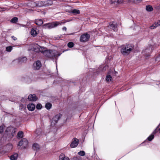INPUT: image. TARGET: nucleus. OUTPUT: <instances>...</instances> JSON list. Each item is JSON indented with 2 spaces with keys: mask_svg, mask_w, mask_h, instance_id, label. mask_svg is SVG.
<instances>
[{
  "mask_svg": "<svg viewBox=\"0 0 160 160\" xmlns=\"http://www.w3.org/2000/svg\"><path fill=\"white\" fill-rule=\"evenodd\" d=\"M112 78L110 75H108L106 76V80L108 82L111 81Z\"/></svg>",
  "mask_w": 160,
  "mask_h": 160,
  "instance_id": "obj_28",
  "label": "nucleus"
},
{
  "mask_svg": "<svg viewBox=\"0 0 160 160\" xmlns=\"http://www.w3.org/2000/svg\"><path fill=\"white\" fill-rule=\"evenodd\" d=\"M43 52V55L45 57L52 58H56L60 55V54L58 53V52L54 50H47L46 48Z\"/></svg>",
  "mask_w": 160,
  "mask_h": 160,
  "instance_id": "obj_1",
  "label": "nucleus"
},
{
  "mask_svg": "<svg viewBox=\"0 0 160 160\" xmlns=\"http://www.w3.org/2000/svg\"><path fill=\"white\" fill-rule=\"evenodd\" d=\"M12 38L14 40H16L17 39V38L15 37L14 36H12Z\"/></svg>",
  "mask_w": 160,
  "mask_h": 160,
  "instance_id": "obj_37",
  "label": "nucleus"
},
{
  "mask_svg": "<svg viewBox=\"0 0 160 160\" xmlns=\"http://www.w3.org/2000/svg\"><path fill=\"white\" fill-rule=\"evenodd\" d=\"M5 127L4 125H3L0 127V133L3 132V128Z\"/></svg>",
  "mask_w": 160,
  "mask_h": 160,
  "instance_id": "obj_34",
  "label": "nucleus"
},
{
  "mask_svg": "<svg viewBox=\"0 0 160 160\" xmlns=\"http://www.w3.org/2000/svg\"><path fill=\"white\" fill-rule=\"evenodd\" d=\"M107 30H110L111 29L113 30L114 31L117 30V26L115 23H110L109 25L108 26L107 28H106Z\"/></svg>",
  "mask_w": 160,
  "mask_h": 160,
  "instance_id": "obj_10",
  "label": "nucleus"
},
{
  "mask_svg": "<svg viewBox=\"0 0 160 160\" xmlns=\"http://www.w3.org/2000/svg\"><path fill=\"white\" fill-rule=\"evenodd\" d=\"M31 5H30V6L32 8H34L36 6L41 7L44 5L43 2L41 1H38L34 2L33 0L31 2Z\"/></svg>",
  "mask_w": 160,
  "mask_h": 160,
  "instance_id": "obj_5",
  "label": "nucleus"
},
{
  "mask_svg": "<svg viewBox=\"0 0 160 160\" xmlns=\"http://www.w3.org/2000/svg\"><path fill=\"white\" fill-rule=\"evenodd\" d=\"M18 138H22L23 137V133L22 131L19 132L17 135Z\"/></svg>",
  "mask_w": 160,
  "mask_h": 160,
  "instance_id": "obj_27",
  "label": "nucleus"
},
{
  "mask_svg": "<svg viewBox=\"0 0 160 160\" xmlns=\"http://www.w3.org/2000/svg\"><path fill=\"white\" fill-rule=\"evenodd\" d=\"M159 132L160 133V128H159Z\"/></svg>",
  "mask_w": 160,
  "mask_h": 160,
  "instance_id": "obj_48",
  "label": "nucleus"
},
{
  "mask_svg": "<svg viewBox=\"0 0 160 160\" xmlns=\"http://www.w3.org/2000/svg\"><path fill=\"white\" fill-rule=\"evenodd\" d=\"M74 45L73 43L72 42H69L68 44V46L70 48L73 47Z\"/></svg>",
  "mask_w": 160,
  "mask_h": 160,
  "instance_id": "obj_32",
  "label": "nucleus"
},
{
  "mask_svg": "<svg viewBox=\"0 0 160 160\" xmlns=\"http://www.w3.org/2000/svg\"><path fill=\"white\" fill-rule=\"evenodd\" d=\"M160 24H159L158 22H157L151 26L150 27V28L151 29H153L156 27L160 26Z\"/></svg>",
  "mask_w": 160,
  "mask_h": 160,
  "instance_id": "obj_23",
  "label": "nucleus"
},
{
  "mask_svg": "<svg viewBox=\"0 0 160 160\" xmlns=\"http://www.w3.org/2000/svg\"><path fill=\"white\" fill-rule=\"evenodd\" d=\"M5 10L4 8H0V11H4Z\"/></svg>",
  "mask_w": 160,
  "mask_h": 160,
  "instance_id": "obj_40",
  "label": "nucleus"
},
{
  "mask_svg": "<svg viewBox=\"0 0 160 160\" xmlns=\"http://www.w3.org/2000/svg\"><path fill=\"white\" fill-rule=\"evenodd\" d=\"M23 143L24 146H26L28 144V141L26 138H24L23 139Z\"/></svg>",
  "mask_w": 160,
  "mask_h": 160,
  "instance_id": "obj_29",
  "label": "nucleus"
},
{
  "mask_svg": "<svg viewBox=\"0 0 160 160\" xmlns=\"http://www.w3.org/2000/svg\"><path fill=\"white\" fill-rule=\"evenodd\" d=\"M61 116V114H58L54 116L52 119L51 122V124L52 125H55L57 122L58 120L60 119Z\"/></svg>",
  "mask_w": 160,
  "mask_h": 160,
  "instance_id": "obj_8",
  "label": "nucleus"
},
{
  "mask_svg": "<svg viewBox=\"0 0 160 160\" xmlns=\"http://www.w3.org/2000/svg\"><path fill=\"white\" fill-rule=\"evenodd\" d=\"M45 47H41L37 44H34L33 48V50L35 52H41L43 53L44 50H45Z\"/></svg>",
  "mask_w": 160,
  "mask_h": 160,
  "instance_id": "obj_4",
  "label": "nucleus"
},
{
  "mask_svg": "<svg viewBox=\"0 0 160 160\" xmlns=\"http://www.w3.org/2000/svg\"><path fill=\"white\" fill-rule=\"evenodd\" d=\"M33 148L35 150H38L39 148V145L37 143H34L32 146Z\"/></svg>",
  "mask_w": 160,
  "mask_h": 160,
  "instance_id": "obj_22",
  "label": "nucleus"
},
{
  "mask_svg": "<svg viewBox=\"0 0 160 160\" xmlns=\"http://www.w3.org/2000/svg\"><path fill=\"white\" fill-rule=\"evenodd\" d=\"M48 2H50V3L48 4V5H51L52 4V1H51V0H49Z\"/></svg>",
  "mask_w": 160,
  "mask_h": 160,
  "instance_id": "obj_41",
  "label": "nucleus"
},
{
  "mask_svg": "<svg viewBox=\"0 0 160 160\" xmlns=\"http://www.w3.org/2000/svg\"><path fill=\"white\" fill-rule=\"evenodd\" d=\"M5 153H6V152H1V154H4Z\"/></svg>",
  "mask_w": 160,
  "mask_h": 160,
  "instance_id": "obj_44",
  "label": "nucleus"
},
{
  "mask_svg": "<svg viewBox=\"0 0 160 160\" xmlns=\"http://www.w3.org/2000/svg\"><path fill=\"white\" fill-rule=\"evenodd\" d=\"M62 30H65V31L67 30V28L66 27H63L62 28Z\"/></svg>",
  "mask_w": 160,
  "mask_h": 160,
  "instance_id": "obj_39",
  "label": "nucleus"
},
{
  "mask_svg": "<svg viewBox=\"0 0 160 160\" xmlns=\"http://www.w3.org/2000/svg\"><path fill=\"white\" fill-rule=\"evenodd\" d=\"M69 12L75 14H79L80 13V12L79 10L78 9H74L72 10Z\"/></svg>",
  "mask_w": 160,
  "mask_h": 160,
  "instance_id": "obj_21",
  "label": "nucleus"
},
{
  "mask_svg": "<svg viewBox=\"0 0 160 160\" xmlns=\"http://www.w3.org/2000/svg\"><path fill=\"white\" fill-rule=\"evenodd\" d=\"M27 108L29 111H33L35 108V106L33 103H29L28 105Z\"/></svg>",
  "mask_w": 160,
  "mask_h": 160,
  "instance_id": "obj_15",
  "label": "nucleus"
},
{
  "mask_svg": "<svg viewBox=\"0 0 160 160\" xmlns=\"http://www.w3.org/2000/svg\"><path fill=\"white\" fill-rule=\"evenodd\" d=\"M156 132V130H155L152 133V134L150 135L149 137H148V139L149 141H151L152 140L153 138H154V134H155Z\"/></svg>",
  "mask_w": 160,
  "mask_h": 160,
  "instance_id": "obj_19",
  "label": "nucleus"
},
{
  "mask_svg": "<svg viewBox=\"0 0 160 160\" xmlns=\"http://www.w3.org/2000/svg\"><path fill=\"white\" fill-rule=\"evenodd\" d=\"M41 66V64L40 62L38 61L34 63L33 66V68L34 70H38Z\"/></svg>",
  "mask_w": 160,
  "mask_h": 160,
  "instance_id": "obj_9",
  "label": "nucleus"
},
{
  "mask_svg": "<svg viewBox=\"0 0 160 160\" xmlns=\"http://www.w3.org/2000/svg\"><path fill=\"white\" fill-rule=\"evenodd\" d=\"M59 160H70L69 158L66 157L63 154H61L59 156Z\"/></svg>",
  "mask_w": 160,
  "mask_h": 160,
  "instance_id": "obj_16",
  "label": "nucleus"
},
{
  "mask_svg": "<svg viewBox=\"0 0 160 160\" xmlns=\"http://www.w3.org/2000/svg\"><path fill=\"white\" fill-rule=\"evenodd\" d=\"M16 131V128L12 127H10L7 128L6 131V133H8L10 134L11 133L12 137H13L15 135Z\"/></svg>",
  "mask_w": 160,
  "mask_h": 160,
  "instance_id": "obj_6",
  "label": "nucleus"
},
{
  "mask_svg": "<svg viewBox=\"0 0 160 160\" xmlns=\"http://www.w3.org/2000/svg\"><path fill=\"white\" fill-rule=\"evenodd\" d=\"M148 49H145V52H147L148 51Z\"/></svg>",
  "mask_w": 160,
  "mask_h": 160,
  "instance_id": "obj_46",
  "label": "nucleus"
},
{
  "mask_svg": "<svg viewBox=\"0 0 160 160\" xmlns=\"http://www.w3.org/2000/svg\"><path fill=\"white\" fill-rule=\"evenodd\" d=\"M65 22H56L52 23H48L44 24L43 25V27L45 29H51L57 26L58 25H60L64 24Z\"/></svg>",
  "mask_w": 160,
  "mask_h": 160,
  "instance_id": "obj_3",
  "label": "nucleus"
},
{
  "mask_svg": "<svg viewBox=\"0 0 160 160\" xmlns=\"http://www.w3.org/2000/svg\"><path fill=\"white\" fill-rule=\"evenodd\" d=\"M146 10L148 11H151L153 10L152 7L150 5H147L146 6Z\"/></svg>",
  "mask_w": 160,
  "mask_h": 160,
  "instance_id": "obj_24",
  "label": "nucleus"
},
{
  "mask_svg": "<svg viewBox=\"0 0 160 160\" xmlns=\"http://www.w3.org/2000/svg\"><path fill=\"white\" fill-rule=\"evenodd\" d=\"M78 154L81 156H84L85 155V152L83 151H81L78 153Z\"/></svg>",
  "mask_w": 160,
  "mask_h": 160,
  "instance_id": "obj_31",
  "label": "nucleus"
},
{
  "mask_svg": "<svg viewBox=\"0 0 160 160\" xmlns=\"http://www.w3.org/2000/svg\"><path fill=\"white\" fill-rule=\"evenodd\" d=\"M27 61V58L26 57H22L19 58L16 61L18 62L19 64H21L26 62Z\"/></svg>",
  "mask_w": 160,
  "mask_h": 160,
  "instance_id": "obj_14",
  "label": "nucleus"
},
{
  "mask_svg": "<svg viewBox=\"0 0 160 160\" xmlns=\"http://www.w3.org/2000/svg\"><path fill=\"white\" fill-rule=\"evenodd\" d=\"M158 22V23L160 24V20H159L158 22Z\"/></svg>",
  "mask_w": 160,
  "mask_h": 160,
  "instance_id": "obj_45",
  "label": "nucleus"
},
{
  "mask_svg": "<svg viewBox=\"0 0 160 160\" xmlns=\"http://www.w3.org/2000/svg\"><path fill=\"white\" fill-rule=\"evenodd\" d=\"M73 34L72 33H71V34H68L69 35H72V34Z\"/></svg>",
  "mask_w": 160,
  "mask_h": 160,
  "instance_id": "obj_49",
  "label": "nucleus"
},
{
  "mask_svg": "<svg viewBox=\"0 0 160 160\" xmlns=\"http://www.w3.org/2000/svg\"><path fill=\"white\" fill-rule=\"evenodd\" d=\"M18 21V18L17 17L13 18L11 20V22L13 23H16Z\"/></svg>",
  "mask_w": 160,
  "mask_h": 160,
  "instance_id": "obj_26",
  "label": "nucleus"
},
{
  "mask_svg": "<svg viewBox=\"0 0 160 160\" xmlns=\"http://www.w3.org/2000/svg\"><path fill=\"white\" fill-rule=\"evenodd\" d=\"M36 107L37 109H40L42 108V106L41 104L38 103L37 104Z\"/></svg>",
  "mask_w": 160,
  "mask_h": 160,
  "instance_id": "obj_33",
  "label": "nucleus"
},
{
  "mask_svg": "<svg viewBox=\"0 0 160 160\" xmlns=\"http://www.w3.org/2000/svg\"><path fill=\"white\" fill-rule=\"evenodd\" d=\"M90 38L89 35L88 33H85L82 35L80 37V42H84L87 41Z\"/></svg>",
  "mask_w": 160,
  "mask_h": 160,
  "instance_id": "obj_7",
  "label": "nucleus"
},
{
  "mask_svg": "<svg viewBox=\"0 0 160 160\" xmlns=\"http://www.w3.org/2000/svg\"><path fill=\"white\" fill-rule=\"evenodd\" d=\"M134 45L132 44L123 45L121 49V52L123 56H127L134 49Z\"/></svg>",
  "mask_w": 160,
  "mask_h": 160,
  "instance_id": "obj_2",
  "label": "nucleus"
},
{
  "mask_svg": "<svg viewBox=\"0 0 160 160\" xmlns=\"http://www.w3.org/2000/svg\"><path fill=\"white\" fill-rule=\"evenodd\" d=\"M123 2V0H116V2L118 3H122Z\"/></svg>",
  "mask_w": 160,
  "mask_h": 160,
  "instance_id": "obj_36",
  "label": "nucleus"
},
{
  "mask_svg": "<svg viewBox=\"0 0 160 160\" xmlns=\"http://www.w3.org/2000/svg\"><path fill=\"white\" fill-rule=\"evenodd\" d=\"M28 98L29 101H36L37 99V98L34 94L29 95Z\"/></svg>",
  "mask_w": 160,
  "mask_h": 160,
  "instance_id": "obj_13",
  "label": "nucleus"
},
{
  "mask_svg": "<svg viewBox=\"0 0 160 160\" xmlns=\"http://www.w3.org/2000/svg\"><path fill=\"white\" fill-rule=\"evenodd\" d=\"M135 1H137L138 2H140L142 1V0H134Z\"/></svg>",
  "mask_w": 160,
  "mask_h": 160,
  "instance_id": "obj_43",
  "label": "nucleus"
},
{
  "mask_svg": "<svg viewBox=\"0 0 160 160\" xmlns=\"http://www.w3.org/2000/svg\"><path fill=\"white\" fill-rule=\"evenodd\" d=\"M52 104L50 103H47L45 105V108L47 109H50L52 107Z\"/></svg>",
  "mask_w": 160,
  "mask_h": 160,
  "instance_id": "obj_25",
  "label": "nucleus"
},
{
  "mask_svg": "<svg viewBox=\"0 0 160 160\" xmlns=\"http://www.w3.org/2000/svg\"><path fill=\"white\" fill-rule=\"evenodd\" d=\"M6 149L7 152H9L12 149L13 146L11 144H8L6 146Z\"/></svg>",
  "mask_w": 160,
  "mask_h": 160,
  "instance_id": "obj_17",
  "label": "nucleus"
},
{
  "mask_svg": "<svg viewBox=\"0 0 160 160\" xmlns=\"http://www.w3.org/2000/svg\"><path fill=\"white\" fill-rule=\"evenodd\" d=\"M112 3H115L116 2V0H110Z\"/></svg>",
  "mask_w": 160,
  "mask_h": 160,
  "instance_id": "obj_38",
  "label": "nucleus"
},
{
  "mask_svg": "<svg viewBox=\"0 0 160 160\" xmlns=\"http://www.w3.org/2000/svg\"><path fill=\"white\" fill-rule=\"evenodd\" d=\"M38 30L37 28H33L31 29V34L32 36L35 37L38 34Z\"/></svg>",
  "mask_w": 160,
  "mask_h": 160,
  "instance_id": "obj_12",
  "label": "nucleus"
},
{
  "mask_svg": "<svg viewBox=\"0 0 160 160\" xmlns=\"http://www.w3.org/2000/svg\"><path fill=\"white\" fill-rule=\"evenodd\" d=\"M73 159L74 160H78V158L77 157H74L73 158Z\"/></svg>",
  "mask_w": 160,
  "mask_h": 160,
  "instance_id": "obj_42",
  "label": "nucleus"
},
{
  "mask_svg": "<svg viewBox=\"0 0 160 160\" xmlns=\"http://www.w3.org/2000/svg\"><path fill=\"white\" fill-rule=\"evenodd\" d=\"M23 139H22L19 142L18 145L20 146H22L23 145Z\"/></svg>",
  "mask_w": 160,
  "mask_h": 160,
  "instance_id": "obj_35",
  "label": "nucleus"
},
{
  "mask_svg": "<svg viewBox=\"0 0 160 160\" xmlns=\"http://www.w3.org/2000/svg\"><path fill=\"white\" fill-rule=\"evenodd\" d=\"M35 22L37 25L39 26L42 25L43 23L42 20L41 19H36Z\"/></svg>",
  "mask_w": 160,
  "mask_h": 160,
  "instance_id": "obj_20",
  "label": "nucleus"
},
{
  "mask_svg": "<svg viewBox=\"0 0 160 160\" xmlns=\"http://www.w3.org/2000/svg\"><path fill=\"white\" fill-rule=\"evenodd\" d=\"M12 49V46L7 47L6 48V51L7 52H10Z\"/></svg>",
  "mask_w": 160,
  "mask_h": 160,
  "instance_id": "obj_30",
  "label": "nucleus"
},
{
  "mask_svg": "<svg viewBox=\"0 0 160 160\" xmlns=\"http://www.w3.org/2000/svg\"><path fill=\"white\" fill-rule=\"evenodd\" d=\"M4 139V138L2 137L1 138V140H2Z\"/></svg>",
  "mask_w": 160,
  "mask_h": 160,
  "instance_id": "obj_47",
  "label": "nucleus"
},
{
  "mask_svg": "<svg viewBox=\"0 0 160 160\" xmlns=\"http://www.w3.org/2000/svg\"><path fill=\"white\" fill-rule=\"evenodd\" d=\"M79 143V140L77 138H75L74 140L71 142L70 146L72 148L76 147Z\"/></svg>",
  "mask_w": 160,
  "mask_h": 160,
  "instance_id": "obj_11",
  "label": "nucleus"
},
{
  "mask_svg": "<svg viewBox=\"0 0 160 160\" xmlns=\"http://www.w3.org/2000/svg\"><path fill=\"white\" fill-rule=\"evenodd\" d=\"M18 157V154L17 153H15L12 155L10 156V159L11 160H16Z\"/></svg>",
  "mask_w": 160,
  "mask_h": 160,
  "instance_id": "obj_18",
  "label": "nucleus"
}]
</instances>
